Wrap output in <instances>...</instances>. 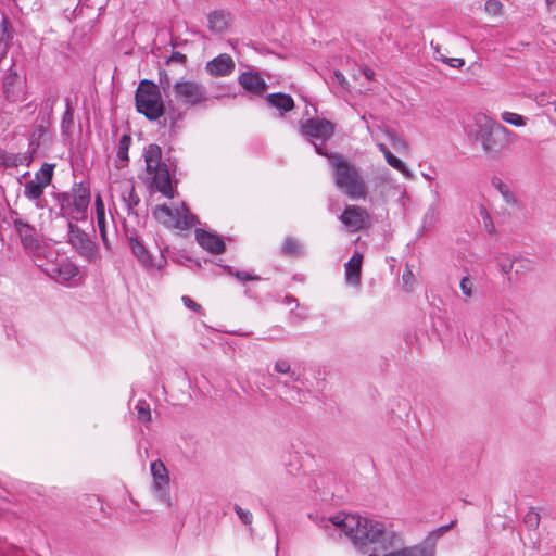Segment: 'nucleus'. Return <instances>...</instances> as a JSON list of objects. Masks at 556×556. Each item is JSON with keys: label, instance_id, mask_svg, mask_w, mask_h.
Wrapping results in <instances>:
<instances>
[{"label": "nucleus", "instance_id": "obj_1", "mask_svg": "<svg viewBox=\"0 0 556 556\" xmlns=\"http://www.w3.org/2000/svg\"><path fill=\"white\" fill-rule=\"evenodd\" d=\"M317 154L328 159L332 168L336 187L351 199H365L368 194L367 185L361 168L351 163L340 153H328L320 144L315 143Z\"/></svg>", "mask_w": 556, "mask_h": 556}, {"label": "nucleus", "instance_id": "obj_2", "mask_svg": "<svg viewBox=\"0 0 556 556\" xmlns=\"http://www.w3.org/2000/svg\"><path fill=\"white\" fill-rule=\"evenodd\" d=\"M472 136L481 144L483 152L495 159L508 149L515 134L497 121L479 113L475 116Z\"/></svg>", "mask_w": 556, "mask_h": 556}, {"label": "nucleus", "instance_id": "obj_3", "mask_svg": "<svg viewBox=\"0 0 556 556\" xmlns=\"http://www.w3.org/2000/svg\"><path fill=\"white\" fill-rule=\"evenodd\" d=\"M147 172L152 177V185L166 198H174L168 166L162 162V150L159 144L151 143L144 150Z\"/></svg>", "mask_w": 556, "mask_h": 556}, {"label": "nucleus", "instance_id": "obj_4", "mask_svg": "<svg viewBox=\"0 0 556 556\" xmlns=\"http://www.w3.org/2000/svg\"><path fill=\"white\" fill-rule=\"evenodd\" d=\"M136 109L149 121H156L165 113L160 87L152 80L143 79L137 87L135 94Z\"/></svg>", "mask_w": 556, "mask_h": 556}, {"label": "nucleus", "instance_id": "obj_5", "mask_svg": "<svg viewBox=\"0 0 556 556\" xmlns=\"http://www.w3.org/2000/svg\"><path fill=\"white\" fill-rule=\"evenodd\" d=\"M300 132L314 146L317 143L326 149L324 144L333 136L334 125L326 118L313 117L301 125Z\"/></svg>", "mask_w": 556, "mask_h": 556}, {"label": "nucleus", "instance_id": "obj_6", "mask_svg": "<svg viewBox=\"0 0 556 556\" xmlns=\"http://www.w3.org/2000/svg\"><path fill=\"white\" fill-rule=\"evenodd\" d=\"M7 220L14 227L24 250L34 252L39 249L40 244L37 238L36 228L29 223L25 222L17 211L11 210Z\"/></svg>", "mask_w": 556, "mask_h": 556}, {"label": "nucleus", "instance_id": "obj_7", "mask_svg": "<svg viewBox=\"0 0 556 556\" xmlns=\"http://www.w3.org/2000/svg\"><path fill=\"white\" fill-rule=\"evenodd\" d=\"M175 97L182 103L194 106L207 100L205 87L194 80H177L174 86Z\"/></svg>", "mask_w": 556, "mask_h": 556}, {"label": "nucleus", "instance_id": "obj_8", "mask_svg": "<svg viewBox=\"0 0 556 556\" xmlns=\"http://www.w3.org/2000/svg\"><path fill=\"white\" fill-rule=\"evenodd\" d=\"M68 226V242L77 251V253L89 262L96 260L98 250L89 236L71 220Z\"/></svg>", "mask_w": 556, "mask_h": 556}, {"label": "nucleus", "instance_id": "obj_9", "mask_svg": "<svg viewBox=\"0 0 556 556\" xmlns=\"http://www.w3.org/2000/svg\"><path fill=\"white\" fill-rule=\"evenodd\" d=\"M128 242L132 254L142 265V267H144L148 271H152L154 269L161 270L162 267L167 263L165 256L161 254L160 261L157 265H155L150 253L148 252V250L144 248L143 243L139 240L137 236H128Z\"/></svg>", "mask_w": 556, "mask_h": 556}, {"label": "nucleus", "instance_id": "obj_10", "mask_svg": "<svg viewBox=\"0 0 556 556\" xmlns=\"http://www.w3.org/2000/svg\"><path fill=\"white\" fill-rule=\"evenodd\" d=\"M339 219L351 231H359L368 223L367 211L357 205H346Z\"/></svg>", "mask_w": 556, "mask_h": 556}, {"label": "nucleus", "instance_id": "obj_11", "mask_svg": "<svg viewBox=\"0 0 556 556\" xmlns=\"http://www.w3.org/2000/svg\"><path fill=\"white\" fill-rule=\"evenodd\" d=\"M238 83L245 91L257 97H262L268 87L260 73L254 71L241 73L238 77Z\"/></svg>", "mask_w": 556, "mask_h": 556}, {"label": "nucleus", "instance_id": "obj_12", "mask_svg": "<svg viewBox=\"0 0 556 556\" xmlns=\"http://www.w3.org/2000/svg\"><path fill=\"white\" fill-rule=\"evenodd\" d=\"M151 475L153 477V489L159 495L165 498L168 495L169 476L168 470L162 460L156 459L150 465Z\"/></svg>", "mask_w": 556, "mask_h": 556}, {"label": "nucleus", "instance_id": "obj_13", "mask_svg": "<svg viewBox=\"0 0 556 556\" xmlns=\"http://www.w3.org/2000/svg\"><path fill=\"white\" fill-rule=\"evenodd\" d=\"M195 239L198 243L206 251L213 254H222L226 250V244L222 237L201 228L195 229Z\"/></svg>", "mask_w": 556, "mask_h": 556}, {"label": "nucleus", "instance_id": "obj_14", "mask_svg": "<svg viewBox=\"0 0 556 556\" xmlns=\"http://www.w3.org/2000/svg\"><path fill=\"white\" fill-rule=\"evenodd\" d=\"M205 70L214 77L228 76L235 70V62L229 54H219L206 63Z\"/></svg>", "mask_w": 556, "mask_h": 556}, {"label": "nucleus", "instance_id": "obj_15", "mask_svg": "<svg viewBox=\"0 0 556 556\" xmlns=\"http://www.w3.org/2000/svg\"><path fill=\"white\" fill-rule=\"evenodd\" d=\"M90 203V191L88 188L79 185L78 187L73 189L72 193V204H73V215L79 216V219L86 218V213Z\"/></svg>", "mask_w": 556, "mask_h": 556}, {"label": "nucleus", "instance_id": "obj_16", "mask_svg": "<svg viewBox=\"0 0 556 556\" xmlns=\"http://www.w3.org/2000/svg\"><path fill=\"white\" fill-rule=\"evenodd\" d=\"M21 91V79L14 70V64L9 68L8 74L3 78V93L8 101L15 102Z\"/></svg>", "mask_w": 556, "mask_h": 556}, {"label": "nucleus", "instance_id": "obj_17", "mask_svg": "<svg viewBox=\"0 0 556 556\" xmlns=\"http://www.w3.org/2000/svg\"><path fill=\"white\" fill-rule=\"evenodd\" d=\"M363 254L355 252L345 263V281L351 286H359L362 277Z\"/></svg>", "mask_w": 556, "mask_h": 556}, {"label": "nucleus", "instance_id": "obj_18", "mask_svg": "<svg viewBox=\"0 0 556 556\" xmlns=\"http://www.w3.org/2000/svg\"><path fill=\"white\" fill-rule=\"evenodd\" d=\"M265 100L270 106L280 111L281 115L292 111L295 106L293 98L283 92L269 93L266 96Z\"/></svg>", "mask_w": 556, "mask_h": 556}, {"label": "nucleus", "instance_id": "obj_19", "mask_svg": "<svg viewBox=\"0 0 556 556\" xmlns=\"http://www.w3.org/2000/svg\"><path fill=\"white\" fill-rule=\"evenodd\" d=\"M230 14L223 11L216 10L207 15V27L212 33L222 34L229 25Z\"/></svg>", "mask_w": 556, "mask_h": 556}, {"label": "nucleus", "instance_id": "obj_20", "mask_svg": "<svg viewBox=\"0 0 556 556\" xmlns=\"http://www.w3.org/2000/svg\"><path fill=\"white\" fill-rule=\"evenodd\" d=\"M180 215V210H172L168 205H157L153 211L154 218L168 228H175L177 216Z\"/></svg>", "mask_w": 556, "mask_h": 556}, {"label": "nucleus", "instance_id": "obj_21", "mask_svg": "<svg viewBox=\"0 0 556 556\" xmlns=\"http://www.w3.org/2000/svg\"><path fill=\"white\" fill-rule=\"evenodd\" d=\"M96 217H97V226L100 232V237L106 250L111 249V244L108 238L106 232V217H105V208L104 203L100 197V194L96 198Z\"/></svg>", "mask_w": 556, "mask_h": 556}, {"label": "nucleus", "instance_id": "obj_22", "mask_svg": "<svg viewBox=\"0 0 556 556\" xmlns=\"http://www.w3.org/2000/svg\"><path fill=\"white\" fill-rule=\"evenodd\" d=\"M56 203L60 207V215L68 219L79 220V216L73 215L72 193L61 192L55 194Z\"/></svg>", "mask_w": 556, "mask_h": 556}, {"label": "nucleus", "instance_id": "obj_23", "mask_svg": "<svg viewBox=\"0 0 556 556\" xmlns=\"http://www.w3.org/2000/svg\"><path fill=\"white\" fill-rule=\"evenodd\" d=\"M180 210V215L177 216L175 228L181 229V230H188L192 228L199 220L195 215H193L188 206L182 203Z\"/></svg>", "mask_w": 556, "mask_h": 556}, {"label": "nucleus", "instance_id": "obj_24", "mask_svg": "<svg viewBox=\"0 0 556 556\" xmlns=\"http://www.w3.org/2000/svg\"><path fill=\"white\" fill-rule=\"evenodd\" d=\"M377 147H378L379 151L383 153L387 163L391 167L397 169L399 172H401L402 174H404L407 177L410 176V173H409L408 168L406 167V165L399 157L393 155L392 152L387 148L386 144L378 143Z\"/></svg>", "mask_w": 556, "mask_h": 556}, {"label": "nucleus", "instance_id": "obj_25", "mask_svg": "<svg viewBox=\"0 0 556 556\" xmlns=\"http://www.w3.org/2000/svg\"><path fill=\"white\" fill-rule=\"evenodd\" d=\"M132 138L129 134H124L118 141L116 162H121V165H116V167H124L129 161L128 151L131 144Z\"/></svg>", "mask_w": 556, "mask_h": 556}, {"label": "nucleus", "instance_id": "obj_26", "mask_svg": "<svg viewBox=\"0 0 556 556\" xmlns=\"http://www.w3.org/2000/svg\"><path fill=\"white\" fill-rule=\"evenodd\" d=\"M31 160V156L22 157L20 154L8 153L2 148H0V168L16 167L23 164L24 161H27V164H29Z\"/></svg>", "mask_w": 556, "mask_h": 556}, {"label": "nucleus", "instance_id": "obj_27", "mask_svg": "<svg viewBox=\"0 0 556 556\" xmlns=\"http://www.w3.org/2000/svg\"><path fill=\"white\" fill-rule=\"evenodd\" d=\"M281 254L289 257H300L304 254V249L299 240L287 237L281 247Z\"/></svg>", "mask_w": 556, "mask_h": 556}, {"label": "nucleus", "instance_id": "obj_28", "mask_svg": "<svg viewBox=\"0 0 556 556\" xmlns=\"http://www.w3.org/2000/svg\"><path fill=\"white\" fill-rule=\"evenodd\" d=\"M122 200L125 203L128 214H137L135 207L140 203V198L134 186H128L122 191Z\"/></svg>", "mask_w": 556, "mask_h": 556}, {"label": "nucleus", "instance_id": "obj_29", "mask_svg": "<svg viewBox=\"0 0 556 556\" xmlns=\"http://www.w3.org/2000/svg\"><path fill=\"white\" fill-rule=\"evenodd\" d=\"M382 131L384 132V135L391 141L393 148L399 153H403V152H407L408 151V148H409L408 143L405 141V139H403L401 136H399L397 132L394 129L384 127L382 129Z\"/></svg>", "mask_w": 556, "mask_h": 556}, {"label": "nucleus", "instance_id": "obj_30", "mask_svg": "<svg viewBox=\"0 0 556 556\" xmlns=\"http://www.w3.org/2000/svg\"><path fill=\"white\" fill-rule=\"evenodd\" d=\"M45 188L41 182L34 178L25 184L24 195L30 201L38 200L42 195Z\"/></svg>", "mask_w": 556, "mask_h": 556}, {"label": "nucleus", "instance_id": "obj_31", "mask_svg": "<svg viewBox=\"0 0 556 556\" xmlns=\"http://www.w3.org/2000/svg\"><path fill=\"white\" fill-rule=\"evenodd\" d=\"M274 370L277 374L288 375L290 380L293 382H299L301 380V375L291 368V365L287 359L276 361Z\"/></svg>", "mask_w": 556, "mask_h": 556}, {"label": "nucleus", "instance_id": "obj_32", "mask_svg": "<svg viewBox=\"0 0 556 556\" xmlns=\"http://www.w3.org/2000/svg\"><path fill=\"white\" fill-rule=\"evenodd\" d=\"M56 101L58 96L50 94L46 97L41 102V110L39 112L38 118H40L42 122L48 123Z\"/></svg>", "mask_w": 556, "mask_h": 556}, {"label": "nucleus", "instance_id": "obj_33", "mask_svg": "<svg viewBox=\"0 0 556 556\" xmlns=\"http://www.w3.org/2000/svg\"><path fill=\"white\" fill-rule=\"evenodd\" d=\"M54 164L43 163L40 169L35 174V179L48 187L53 178Z\"/></svg>", "mask_w": 556, "mask_h": 556}, {"label": "nucleus", "instance_id": "obj_34", "mask_svg": "<svg viewBox=\"0 0 556 556\" xmlns=\"http://www.w3.org/2000/svg\"><path fill=\"white\" fill-rule=\"evenodd\" d=\"M74 126V111L70 104V101L66 100V108L62 116L61 121V130L63 134L67 135L72 130Z\"/></svg>", "mask_w": 556, "mask_h": 556}, {"label": "nucleus", "instance_id": "obj_35", "mask_svg": "<svg viewBox=\"0 0 556 556\" xmlns=\"http://www.w3.org/2000/svg\"><path fill=\"white\" fill-rule=\"evenodd\" d=\"M163 126H167L169 124V128L172 131L175 130L177 123L181 119V113L169 105L167 109L165 108Z\"/></svg>", "mask_w": 556, "mask_h": 556}, {"label": "nucleus", "instance_id": "obj_36", "mask_svg": "<svg viewBox=\"0 0 556 556\" xmlns=\"http://www.w3.org/2000/svg\"><path fill=\"white\" fill-rule=\"evenodd\" d=\"M497 265L504 275H509L515 267V257L506 253L496 256Z\"/></svg>", "mask_w": 556, "mask_h": 556}, {"label": "nucleus", "instance_id": "obj_37", "mask_svg": "<svg viewBox=\"0 0 556 556\" xmlns=\"http://www.w3.org/2000/svg\"><path fill=\"white\" fill-rule=\"evenodd\" d=\"M493 185L497 188V190L503 195L505 202L507 204L515 205L517 203V199L515 194L510 191L509 187L505 185L501 179H493Z\"/></svg>", "mask_w": 556, "mask_h": 556}, {"label": "nucleus", "instance_id": "obj_38", "mask_svg": "<svg viewBox=\"0 0 556 556\" xmlns=\"http://www.w3.org/2000/svg\"><path fill=\"white\" fill-rule=\"evenodd\" d=\"M135 409L137 410L138 419L148 422L151 420V410L150 405L144 400H139L135 406Z\"/></svg>", "mask_w": 556, "mask_h": 556}, {"label": "nucleus", "instance_id": "obj_39", "mask_svg": "<svg viewBox=\"0 0 556 556\" xmlns=\"http://www.w3.org/2000/svg\"><path fill=\"white\" fill-rule=\"evenodd\" d=\"M533 262L526 257H515V274H526L533 269Z\"/></svg>", "mask_w": 556, "mask_h": 556}, {"label": "nucleus", "instance_id": "obj_40", "mask_svg": "<svg viewBox=\"0 0 556 556\" xmlns=\"http://www.w3.org/2000/svg\"><path fill=\"white\" fill-rule=\"evenodd\" d=\"M46 122H42L36 126L35 130L31 134L29 146L34 147L33 152L36 151V148L39 146V140L47 134V127L45 126Z\"/></svg>", "mask_w": 556, "mask_h": 556}, {"label": "nucleus", "instance_id": "obj_41", "mask_svg": "<svg viewBox=\"0 0 556 556\" xmlns=\"http://www.w3.org/2000/svg\"><path fill=\"white\" fill-rule=\"evenodd\" d=\"M58 274L64 281H68L78 274V268L73 264H63L58 268Z\"/></svg>", "mask_w": 556, "mask_h": 556}, {"label": "nucleus", "instance_id": "obj_42", "mask_svg": "<svg viewBox=\"0 0 556 556\" xmlns=\"http://www.w3.org/2000/svg\"><path fill=\"white\" fill-rule=\"evenodd\" d=\"M225 269H227L228 274L231 276H235L240 281H253V280H261L262 278L257 275H253L248 271L243 270H233L230 266H225Z\"/></svg>", "mask_w": 556, "mask_h": 556}, {"label": "nucleus", "instance_id": "obj_43", "mask_svg": "<svg viewBox=\"0 0 556 556\" xmlns=\"http://www.w3.org/2000/svg\"><path fill=\"white\" fill-rule=\"evenodd\" d=\"M540 519V514L535 511L533 507H531L525 515L523 522L528 529L534 530L539 527Z\"/></svg>", "mask_w": 556, "mask_h": 556}, {"label": "nucleus", "instance_id": "obj_44", "mask_svg": "<svg viewBox=\"0 0 556 556\" xmlns=\"http://www.w3.org/2000/svg\"><path fill=\"white\" fill-rule=\"evenodd\" d=\"M501 117L505 123L511 124L517 127L526 125V118L517 113L503 112Z\"/></svg>", "mask_w": 556, "mask_h": 556}, {"label": "nucleus", "instance_id": "obj_45", "mask_svg": "<svg viewBox=\"0 0 556 556\" xmlns=\"http://www.w3.org/2000/svg\"><path fill=\"white\" fill-rule=\"evenodd\" d=\"M484 10L492 16H501L503 14V4L498 0H488Z\"/></svg>", "mask_w": 556, "mask_h": 556}, {"label": "nucleus", "instance_id": "obj_46", "mask_svg": "<svg viewBox=\"0 0 556 556\" xmlns=\"http://www.w3.org/2000/svg\"><path fill=\"white\" fill-rule=\"evenodd\" d=\"M473 286H475V283H473L472 277L467 275L460 279L459 287H460L463 294L466 298H471L473 295Z\"/></svg>", "mask_w": 556, "mask_h": 556}, {"label": "nucleus", "instance_id": "obj_47", "mask_svg": "<svg viewBox=\"0 0 556 556\" xmlns=\"http://www.w3.org/2000/svg\"><path fill=\"white\" fill-rule=\"evenodd\" d=\"M480 215L483 219V225H484L485 230L491 235L494 233L495 232L494 223H493L488 210L483 205L480 206Z\"/></svg>", "mask_w": 556, "mask_h": 556}, {"label": "nucleus", "instance_id": "obj_48", "mask_svg": "<svg viewBox=\"0 0 556 556\" xmlns=\"http://www.w3.org/2000/svg\"><path fill=\"white\" fill-rule=\"evenodd\" d=\"M233 509L243 525H245V526L252 525L253 516H252L251 511L243 509L238 504H235Z\"/></svg>", "mask_w": 556, "mask_h": 556}, {"label": "nucleus", "instance_id": "obj_49", "mask_svg": "<svg viewBox=\"0 0 556 556\" xmlns=\"http://www.w3.org/2000/svg\"><path fill=\"white\" fill-rule=\"evenodd\" d=\"M437 60L442 61L453 68H460L465 65L464 59L460 58H446V56H437Z\"/></svg>", "mask_w": 556, "mask_h": 556}, {"label": "nucleus", "instance_id": "obj_50", "mask_svg": "<svg viewBox=\"0 0 556 556\" xmlns=\"http://www.w3.org/2000/svg\"><path fill=\"white\" fill-rule=\"evenodd\" d=\"M181 301L187 308H189L195 313H199V314L202 313V306L200 304H198L197 302H194L190 296L184 295L181 298Z\"/></svg>", "mask_w": 556, "mask_h": 556}, {"label": "nucleus", "instance_id": "obj_51", "mask_svg": "<svg viewBox=\"0 0 556 556\" xmlns=\"http://www.w3.org/2000/svg\"><path fill=\"white\" fill-rule=\"evenodd\" d=\"M187 62V56L185 54H182L181 52H178V51H174L170 56L167 59V65H169L170 63H178V64H181V65H185Z\"/></svg>", "mask_w": 556, "mask_h": 556}, {"label": "nucleus", "instance_id": "obj_52", "mask_svg": "<svg viewBox=\"0 0 556 556\" xmlns=\"http://www.w3.org/2000/svg\"><path fill=\"white\" fill-rule=\"evenodd\" d=\"M159 81L164 92L170 87V78L166 71L159 72Z\"/></svg>", "mask_w": 556, "mask_h": 556}, {"label": "nucleus", "instance_id": "obj_53", "mask_svg": "<svg viewBox=\"0 0 556 556\" xmlns=\"http://www.w3.org/2000/svg\"><path fill=\"white\" fill-rule=\"evenodd\" d=\"M333 77L338 85H340L341 87H345L346 79H345V76L340 71H334Z\"/></svg>", "mask_w": 556, "mask_h": 556}, {"label": "nucleus", "instance_id": "obj_54", "mask_svg": "<svg viewBox=\"0 0 556 556\" xmlns=\"http://www.w3.org/2000/svg\"><path fill=\"white\" fill-rule=\"evenodd\" d=\"M546 5L551 12H556V0H546Z\"/></svg>", "mask_w": 556, "mask_h": 556}, {"label": "nucleus", "instance_id": "obj_55", "mask_svg": "<svg viewBox=\"0 0 556 556\" xmlns=\"http://www.w3.org/2000/svg\"><path fill=\"white\" fill-rule=\"evenodd\" d=\"M8 25H9V21L5 16H3L2 21H1V27L4 33L7 31Z\"/></svg>", "mask_w": 556, "mask_h": 556}, {"label": "nucleus", "instance_id": "obj_56", "mask_svg": "<svg viewBox=\"0 0 556 556\" xmlns=\"http://www.w3.org/2000/svg\"><path fill=\"white\" fill-rule=\"evenodd\" d=\"M293 302H294V303H296V299H295V298H293L292 295H287V296L285 298V303H286V304H288V305H289V304H291V303H293Z\"/></svg>", "mask_w": 556, "mask_h": 556}, {"label": "nucleus", "instance_id": "obj_57", "mask_svg": "<svg viewBox=\"0 0 556 556\" xmlns=\"http://www.w3.org/2000/svg\"><path fill=\"white\" fill-rule=\"evenodd\" d=\"M365 75H366V77H367V78L371 79V78H372V75H374V71L368 70V68H367V70L365 71Z\"/></svg>", "mask_w": 556, "mask_h": 556}, {"label": "nucleus", "instance_id": "obj_58", "mask_svg": "<svg viewBox=\"0 0 556 556\" xmlns=\"http://www.w3.org/2000/svg\"><path fill=\"white\" fill-rule=\"evenodd\" d=\"M409 276H413L412 271H407V274L403 275V279L406 280V278H409Z\"/></svg>", "mask_w": 556, "mask_h": 556}, {"label": "nucleus", "instance_id": "obj_59", "mask_svg": "<svg viewBox=\"0 0 556 556\" xmlns=\"http://www.w3.org/2000/svg\"><path fill=\"white\" fill-rule=\"evenodd\" d=\"M409 276H413L412 271H407V274L403 275V279L406 280V278H409Z\"/></svg>", "mask_w": 556, "mask_h": 556}, {"label": "nucleus", "instance_id": "obj_60", "mask_svg": "<svg viewBox=\"0 0 556 556\" xmlns=\"http://www.w3.org/2000/svg\"><path fill=\"white\" fill-rule=\"evenodd\" d=\"M437 56H444L442 53H440V50L438 48H435V58Z\"/></svg>", "mask_w": 556, "mask_h": 556}]
</instances>
